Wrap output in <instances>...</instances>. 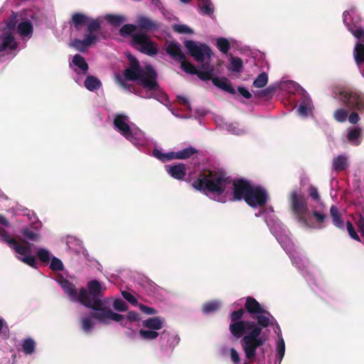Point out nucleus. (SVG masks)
Listing matches in <instances>:
<instances>
[{
    "label": "nucleus",
    "mask_w": 364,
    "mask_h": 364,
    "mask_svg": "<svg viewBox=\"0 0 364 364\" xmlns=\"http://www.w3.org/2000/svg\"><path fill=\"white\" fill-rule=\"evenodd\" d=\"M232 186V201H246L247 195L252 188L250 182L244 178L232 180L231 177L221 170L204 171L199 173L198 178L194 180L192 187L206 195L213 193L218 196L222 195L227 186Z\"/></svg>",
    "instance_id": "obj_1"
},
{
    "label": "nucleus",
    "mask_w": 364,
    "mask_h": 364,
    "mask_svg": "<svg viewBox=\"0 0 364 364\" xmlns=\"http://www.w3.org/2000/svg\"><path fill=\"white\" fill-rule=\"evenodd\" d=\"M105 289L98 280L92 279L87 283V289H80L77 301L85 307L94 310L95 311L91 312V316L100 323H106V319L122 321L123 315L114 312L109 306H105L109 301L108 298L102 299Z\"/></svg>",
    "instance_id": "obj_2"
},
{
    "label": "nucleus",
    "mask_w": 364,
    "mask_h": 364,
    "mask_svg": "<svg viewBox=\"0 0 364 364\" xmlns=\"http://www.w3.org/2000/svg\"><path fill=\"white\" fill-rule=\"evenodd\" d=\"M129 66L124 70L123 75L127 80L138 81L137 83L149 91L159 90L157 82L158 73L150 64L141 68L139 60L132 55L128 57Z\"/></svg>",
    "instance_id": "obj_3"
},
{
    "label": "nucleus",
    "mask_w": 364,
    "mask_h": 364,
    "mask_svg": "<svg viewBox=\"0 0 364 364\" xmlns=\"http://www.w3.org/2000/svg\"><path fill=\"white\" fill-rule=\"evenodd\" d=\"M184 46L188 50L190 55H191L196 62L202 63L201 68L203 70H198L196 75L203 81L212 80L214 68L209 63V60L213 54L210 48L206 44L196 42L192 40L185 41Z\"/></svg>",
    "instance_id": "obj_4"
},
{
    "label": "nucleus",
    "mask_w": 364,
    "mask_h": 364,
    "mask_svg": "<svg viewBox=\"0 0 364 364\" xmlns=\"http://www.w3.org/2000/svg\"><path fill=\"white\" fill-rule=\"evenodd\" d=\"M289 199L291 209L296 216L297 221L303 225L308 227L309 223L306 214L309 208L305 196L297 191H293L290 193Z\"/></svg>",
    "instance_id": "obj_5"
},
{
    "label": "nucleus",
    "mask_w": 364,
    "mask_h": 364,
    "mask_svg": "<svg viewBox=\"0 0 364 364\" xmlns=\"http://www.w3.org/2000/svg\"><path fill=\"white\" fill-rule=\"evenodd\" d=\"M101 30V23L98 19H92L87 25V33L85 35L83 40L74 39L71 46L80 52L86 51L87 48L92 44L98 41L97 36L95 34Z\"/></svg>",
    "instance_id": "obj_6"
},
{
    "label": "nucleus",
    "mask_w": 364,
    "mask_h": 364,
    "mask_svg": "<svg viewBox=\"0 0 364 364\" xmlns=\"http://www.w3.org/2000/svg\"><path fill=\"white\" fill-rule=\"evenodd\" d=\"M131 45L141 53L149 56L158 53L156 43L147 34L141 31L132 35Z\"/></svg>",
    "instance_id": "obj_7"
},
{
    "label": "nucleus",
    "mask_w": 364,
    "mask_h": 364,
    "mask_svg": "<svg viewBox=\"0 0 364 364\" xmlns=\"http://www.w3.org/2000/svg\"><path fill=\"white\" fill-rule=\"evenodd\" d=\"M252 318L255 319L256 321H250L248 332L243 337L252 339H265L263 336H260L262 329L273 326L276 322L274 317L252 316Z\"/></svg>",
    "instance_id": "obj_8"
},
{
    "label": "nucleus",
    "mask_w": 364,
    "mask_h": 364,
    "mask_svg": "<svg viewBox=\"0 0 364 364\" xmlns=\"http://www.w3.org/2000/svg\"><path fill=\"white\" fill-rule=\"evenodd\" d=\"M340 100L351 109L364 110V97L349 89L342 90L339 92Z\"/></svg>",
    "instance_id": "obj_9"
},
{
    "label": "nucleus",
    "mask_w": 364,
    "mask_h": 364,
    "mask_svg": "<svg viewBox=\"0 0 364 364\" xmlns=\"http://www.w3.org/2000/svg\"><path fill=\"white\" fill-rule=\"evenodd\" d=\"M268 193L261 186H252L245 203L251 208L263 207L267 204Z\"/></svg>",
    "instance_id": "obj_10"
},
{
    "label": "nucleus",
    "mask_w": 364,
    "mask_h": 364,
    "mask_svg": "<svg viewBox=\"0 0 364 364\" xmlns=\"http://www.w3.org/2000/svg\"><path fill=\"white\" fill-rule=\"evenodd\" d=\"M0 236L9 247L14 249L18 254L26 255L28 252H31V245L29 242L26 240H23L22 242L24 245L20 244L1 227H0Z\"/></svg>",
    "instance_id": "obj_11"
},
{
    "label": "nucleus",
    "mask_w": 364,
    "mask_h": 364,
    "mask_svg": "<svg viewBox=\"0 0 364 364\" xmlns=\"http://www.w3.org/2000/svg\"><path fill=\"white\" fill-rule=\"evenodd\" d=\"M129 117L124 114H117L115 115L113 121L115 129L127 140L132 141L135 138L128 124Z\"/></svg>",
    "instance_id": "obj_12"
},
{
    "label": "nucleus",
    "mask_w": 364,
    "mask_h": 364,
    "mask_svg": "<svg viewBox=\"0 0 364 364\" xmlns=\"http://www.w3.org/2000/svg\"><path fill=\"white\" fill-rule=\"evenodd\" d=\"M265 341L266 339H252L243 337L241 340V345L246 358L252 361L256 356L257 349L263 346Z\"/></svg>",
    "instance_id": "obj_13"
},
{
    "label": "nucleus",
    "mask_w": 364,
    "mask_h": 364,
    "mask_svg": "<svg viewBox=\"0 0 364 364\" xmlns=\"http://www.w3.org/2000/svg\"><path fill=\"white\" fill-rule=\"evenodd\" d=\"M245 309L249 314L254 316H266L271 318L274 317L269 311L263 309L261 304L252 296H247L246 298Z\"/></svg>",
    "instance_id": "obj_14"
},
{
    "label": "nucleus",
    "mask_w": 364,
    "mask_h": 364,
    "mask_svg": "<svg viewBox=\"0 0 364 364\" xmlns=\"http://www.w3.org/2000/svg\"><path fill=\"white\" fill-rule=\"evenodd\" d=\"M136 26L142 31L149 32L157 30L159 28V24L156 21L148 16L139 15L136 17Z\"/></svg>",
    "instance_id": "obj_15"
},
{
    "label": "nucleus",
    "mask_w": 364,
    "mask_h": 364,
    "mask_svg": "<svg viewBox=\"0 0 364 364\" xmlns=\"http://www.w3.org/2000/svg\"><path fill=\"white\" fill-rule=\"evenodd\" d=\"M250 321L249 320H245L231 323L229 326L231 334L236 338H243L248 332Z\"/></svg>",
    "instance_id": "obj_16"
},
{
    "label": "nucleus",
    "mask_w": 364,
    "mask_h": 364,
    "mask_svg": "<svg viewBox=\"0 0 364 364\" xmlns=\"http://www.w3.org/2000/svg\"><path fill=\"white\" fill-rule=\"evenodd\" d=\"M166 53L174 60L180 62L186 58V55L181 49V46L176 41H171L166 44Z\"/></svg>",
    "instance_id": "obj_17"
},
{
    "label": "nucleus",
    "mask_w": 364,
    "mask_h": 364,
    "mask_svg": "<svg viewBox=\"0 0 364 364\" xmlns=\"http://www.w3.org/2000/svg\"><path fill=\"white\" fill-rule=\"evenodd\" d=\"M0 53L5 50H14L18 46L12 33L2 32L0 36Z\"/></svg>",
    "instance_id": "obj_18"
},
{
    "label": "nucleus",
    "mask_w": 364,
    "mask_h": 364,
    "mask_svg": "<svg viewBox=\"0 0 364 364\" xmlns=\"http://www.w3.org/2000/svg\"><path fill=\"white\" fill-rule=\"evenodd\" d=\"M92 20L85 14L76 12L72 15L70 23L71 26L73 25L76 31H80L83 26H87Z\"/></svg>",
    "instance_id": "obj_19"
},
{
    "label": "nucleus",
    "mask_w": 364,
    "mask_h": 364,
    "mask_svg": "<svg viewBox=\"0 0 364 364\" xmlns=\"http://www.w3.org/2000/svg\"><path fill=\"white\" fill-rule=\"evenodd\" d=\"M167 172L173 178L181 181L183 180L186 175V168L185 164L179 163L168 166Z\"/></svg>",
    "instance_id": "obj_20"
},
{
    "label": "nucleus",
    "mask_w": 364,
    "mask_h": 364,
    "mask_svg": "<svg viewBox=\"0 0 364 364\" xmlns=\"http://www.w3.org/2000/svg\"><path fill=\"white\" fill-rule=\"evenodd\" d=\"M212 82L214 85L230 94L234 95L236 93L230 81L225 77H213L212 78Z\"/></svg>",
    "instance_id": "obj_21"
},
{
    "label": "nucleus",
    "mask_w": 364,
    "mask_h": 364,
    "mask_svg": "<svg viewBox=\"0 0 364 364\" xmlns=\"http://www.w3.org/2000/svg\"><path fill=\"white\" fill-rule=\"evenodd\" d=\"M330 215L332 218V223L334 226L337 228L343 230H344V220L342 218V215L339 211L338 208L332 205L330 208Z\"/></svg>",
    "instance_id": "obj_22"
},
{
    "label": "nucleus",
    "mask_w": 364,
    "mask_h": 364,
    "mask_svg": "<svg viewBox=\"0 0 364 364\" xmlns=\"http://www.w3.org/2000/svg\"><path fill=\"white\" fill-rule=\"evenodd\" d=\"M160 341L163 346L172 348L178 343L179 338L164 330L161 334Z\"/></svg>",
    "instance_id": "obj_23"
},
{
    "label": "nucleus",
    "mask_w": 364,
    "mask_h": 364,
    "mask_svg": "<svg viewBox=\"0 0 364 364\" xmlns=\"http://www.w3.org/2000/svg\"><path fill=\"white\" fill-rule=\"evenodd\" d=\"M164 321L159 316L151 317L142 321V326L144 328L157 331L163 327Z\"/></svg>",
    "instance_id": "obj_24"
},
{
    "label": "nucleus",
    "mask_w": 364,
    "mask_h": 364,
    "mask_svg": "<svg viewBox=\"0 0 364 364\" xmlns=\"http://www.w3.org/2000/svg\"><path fill=\"white\" fill-rule=\"evenodd\" d=\"M348 167V159L343 155L338 156L333 159L332 168L336 172L345 171Z\"/></svg>",
    "instance_id": "obj_25"
},
{
    "label": "nucleus",
    "mask_w": 364,
    "mask_h": 364,
    "mask_svg": "<svg viewBox=\"0 0 364 364\" xmlns=\"http://www.w3.org/2000/svg\"><path fill=\"white\" fill-rule=\"evenodd\" d=\"M60 286L66 294L73 299L77 300L78 294L77 293L76 288L73 283L68 279H63L60 282Z\"/></svg>",
    "instance_id": "obj_26"
},
{
    "label": "nucleus",
    "mask_w": 364,
    "mask_h": 364,
    "mask_svg": "<svg viewBox=\"0 0 364 364\" xmlns=\"http://www.w3.org/2000/svg\"><path fill=\"white\" fill-rule=\"evenodd\" d=\"M198 152V150L193 146H189L178 151H173V159L182 160L188 159Z\"/></svg>",
    "instance_id": "obj_27"
},
{
    "label": "nucleus",
    "mask_w": 364,
    "mask_h": 364,
    "mask_svg": "<svg viewBox=\"0 0 364 364\" xmlns=\"http://www.w3.org/2000/svg\"><path fill=\"white\" fill-rule=\"evenodd\" d=\"M361 136V129L360 127H355L350 129L347 134V140L355 146H358L360 144V137Z\"/></svg>",
    "instance_id": "obj_28"
},
{
    "label": "nucleus",
    "mask_w": 364,
    "mask_h": 364,
    "mask_svg": "<svg viewBox=\"0 0 364 364\" xmlns=\"http://www.w3.org/2000/svg\"><path fill=\"white\" fill-rule=\"evenodd\" d=\"M85 87L91 92L98 90L102 83L100 80L95 76L88 75L84 82Z\"/></svg>",
    "instance_id": "obj_29"
},
{
    "label": "nucleus",
    "mask_w": 364,
    "mask_h": 364,
    "mask_svg": "<svg viewBox=\"0 0 364 364\" xmlns=\"http://www.w3.org/2000/svg\"><path fill=\"white\" fill-rule=\"evenodd\" d=\"M353 55L355 61L358 65L364 63V44L361 43H356L353 50Z\"/></svg>",
    "instance_id": "obj_30"
},
{
    "label": "nucleus",
    "mask_w": 364,
    "mask_h": 364,
    "mask_svg": "<svg viewBox=\"0 0 364 364\" xmlns=\"http://www.w3.org/2000/svg\"><path fill=\"white\" fill-rule=\"evenodd\" d=\"M17 17V14L13 13L6 21V27L3 28L2 32L14 34L16 27Z\"/></svg>",
    "instance_id": "obj_31"
},
{
    "label": "nucleus",
    "mask_w": 364,
    "mask_h": 364,
    "mask_svg": "<svg viewBox=\"0 0 364 364\" xmlns=\"http://www.w3.org/2000/svg\"><path fill=\"white\" fill-rule=\"evenodd\" d=\"M18 32L23 36H28L33 32V25L29 21L21 22L18 26Z\"/></svg>",
    "instance_id": "obj_32"
},
{
    "label": "nucleus",
    "mask_w": 364,
    "mask_h": 364,
    "mask_svg": "<svg viewBox=\"0 0 364 364\" xmlns=\"http://www.w3.org/2000/svg\"><path fill=\"white\" fill-rule=\"evenodd\" d=\"M92 318H95V317L92 316L90 313L89 316H85L81 319V328L84 332L89 333L93 328L95 323L92 321Z\"/></svg>",
    "instance_id": "obj_33"
},
{
    "label": "nucleus",
    "mask_w": 364,
    "mask_h": 364,
    "mask_svg": "<svg viewBox=\"0 0 364 364\" xmlns=\"http://www.w3.org/2000/svg\"><path fill=\"white\" fill-rule=\"evenodd\" d=\"M36 349V342L31 338H27L23 341L22 350L26 355L32 354Z\"/></svg>",
    "instance_id": "obj_34"
},
{
    "label": "nucleus",
    "mask_w": 364,
    "mask_h": 364,
    "mask_svg": "<svg viewBox=\"0 0 364 364\" xmlns=\"http://www.w3.org/2000/svg\"><path fill=\"white\" fill-rule=\"evenodd\" d=\"M73 63L81 69L83 73L88 70V64L85 61V59L80 54H75L73 58Z\"/></svg>",
    "instance_id": "obj_35"
},
{
    "label": "nucleus",
    "mask_w": 364,
    "mask_h": 364,
    "mask_svg": "<svg viewBox=\"0 0 364 364\" xmlns=\"http://www.w3.org/2000/svg\"><path fill=\"white\" fill-rule=\"evenodd\" d=\"M153 156L155 158L158 159L159 160L161 161L162 162H166L174 159L173 151H171L168 153H163L160 150L156 149L153 150Z\"/></svg>",
    "instance_id": "obj_36"
},
{
    "label": "nucleus",
    "mask_w": 364,
    "mask_h": 364,
    "mask_svg": "<svg viewBox=\"0 0 364 364\" xmlns=\"http://www.w3.org/2000/svg\"><path fill=\"white\" fill-rule=\"evenodd\" d=\"M140 337L146 341H151L156 339L159 336V333L156 331L149 329H140L139 331Z\"/></svg>",
    "instance_id": "obj_37"
},
{
    "label": "nucleus",
    "mask_w": 364,
    "mask_h": 364,
    "mask_svg": "<svg viewBox=\"0 0 364 364\" xmlns=\"http://www.w3.org/2000/svg\"><path fill=\"white\" fill-rule=\"evenodd\" d=\"M230 67L228 70L235 73H240L242 70L243 62L240 58L231 57Z\"/></svg>",
    "instance_id": "obj_38"
},
{
    "label": "nucleus",
    "mask_w": 364,
    "mask_h": 364,
    "mask_svg": "<svg viewBox=\"0 0 364 364\" xmlns=\"http://www.w3.org/2000/svg\"><path fill=\"white\" fill-rule=\"evenodd\" d=\"M105 19L114 26H119L125 21L122 16L114 14L106 15Z\"/></svg>",
    "instance_id": "obj_39"
},
{
    "label": "nucleus",
    "mask_w": 364,
    "mask_h": 364,
    "mask_svg": "<svg viewBox=\"0 0 364 364\" xmlns=\"http://www.w3.org/2000/svg\"><path fill=\"white\" fill-rule=\"evenodd\" d=\"M137 26L135 24L127 23L122 26L119 30L121 36L125 38L130 36L134 31H136Z\"/></svg>",
    "instance_id": "obj_40"
},
{
    "label": "nucleus",
    "mask_w": 364,
    "mask_h": 364,
    "mask_svg": "<svg viewBox=\"0 0 364 364\" xmlns=\"http://www.w3.org/2000/svg\"><path fill=\"white\" fill-rule=\"evenodd\" d=\"M268 82V76L266 73H260L253 82V85L255 87L261 88L264 87Z\"/></svg>",
    "instance_id": "obj_41"
},
{
    "label": "nucleus",
    "mask_w": 364,
    "mask_h": 364,
    "mask_svg": "<svg viewBox=\"0 0 364 364\" xmlns=\"http://www.w3.org/2000/svg\"><path fill=\"white\" fill-rule=\"evenodd\" d=\"M181 68L187 73L196 75L198 69L191 62L186 60V58L181 61Z\"/></svg>",
    "instance_id": "obj_42"
},
{
    "label": "nucleus",
    "mask_w": 364,
    "mask_h": 364,
    "mask_svg": "<svg viewBox=\"0 0 364 364\" xmlns=\"http://www.w3.org/2000/svg\"><path fill=\"white\" fill-rule=\"evenodd\" d=\"M140 319H141V318H140L139 314H138L137 312L134 311H130L128 312V314L127 315V320L125 321V319L124 318L123 320L119 322L122 326L126 327L127 325V321L134 322V321H138Z\"/></svg>",
    "instance_id": "obj_43"
},
{
    "label": "nucleus",
    "mask_w": 364,
    "mask_h": 364,
    "mask_svg": "<svg viewBox=\"0 0 364 364\" xmlns=\"http://www.w3.org/2000/svg\"><path fill=\"white\" fill-rule=\"evenodd\" d=\"M219 309V303L216 301H212L205 303L202 306L203 313L210 314L216 311Z\"/></svg>",
    "instance_id": "obj_44"
},
{
    "label": "nucleus",
    "mask_w": 364,
    "mask_h": 364,
    "mask_svg": "<svg viewBox=\"0 0 364 364\" xmlns=\"http://www.w3.org/2000/svg\"><path fill=\"white\" fill-rule=\"evenodd\" d=\"M217 47L223 53L226 54L230 50V45L229 41L225 38L217 39Z\"/></svg>",
    "instance_id": "obj_45"
},
{
    "label": "nucleus",
    "mask_w": 364,
    "mask_h": 364,
    "mask_svg": "<svg viewBox=\"0 0 364 364\" xmlns=\"http://www.w3.org/2000/svg\"><path fill=\"white\" fill-rule=\"evenodd\" d=\"M348 112L343 108L336 109L333 113L334 119L338 122H344L348 117Z\"/></svg>",
    "instance_id": "obj_46"
},
{
    "label": "nucleus",
    "mask_w": 364,
    "mask_h": 364,
    "mask_svg": "<svg viewBox=\"0 0 364 364\" xmlns=\"http://www.w3.org/2000/svg\"><path fill=\"white\" fill-rule=\"evenodd\" d=\"M245 314L244 309H239L236 311H233L229 314L231 323L238 322L242 321V318Z\"/></svg>",
    "instance_id": "obj_47"
},
{
    "label": "nucleus",
    "mask_w": 364,
    "mask_h": 364,
    "mask_svg": "<svg viewBox=\"0 0 364 364\" xmlns=\"http://www.w3.org/2000/svg\"><path fill=\"white\" fill-rule=\"evenodd\" d=\"M30 253L31 252H28L26 255H22L23 257H18V259L19 260H21V262H23V263L28 264V266L33 267V268H36L37 267L36 259L34 256L30 255H29Z\"/></svg>",
    "instance_id": "obj_48"
},
{
    "label": "nucleus",
    "mask_w": 364,
    "mask_h": 364,
    "mask_svg": "<svg viewBox=\"0 0 364 364\" xmlns=\"http://www.w3.org/2000/svg\"><path fill=\"white\" fill-rule=\"evenodd\" d=\"M37 257L43 263H48L50 260V252L44 248H39L37 252Z\"/></svg>",
    "instance_id": "obj_49"
},
{
    "label": "nucleus",
    "mask_w": 364,
    "mask_h": 364,
    "mask_svg": "<svg viewBox=\"0 0 364 364\" xmlns=\"http://www.w3.org/2000/svg\"><path fill=\"white\" fill-rule=\"evenodd\" d=\"M200 9L203 14L207 16H211L214 12L213 4L210 0L205 1L203 5L200 7Z\"/></svg>",
    "instance_id": "obj_50"
},
{
    "label": "nucleus",
    "mask_w": 364,
    "mask_h": 364,
    "mask_svg": "<svg viewBox=\"0 0 364 364\" xmlns=\"http://www.w3.org/2000/svg\"><path fill=\"white\" fill-rule=\"evenodd\" d=\"M276 88L273 86H269L267 88L262 90L260 91H258L257 93V95L259 97H267L269 98L272 97L274 92H275Z\"/></svg>",
    "instance_id": "obj_51"
},
{
    "label": "nucleus",
    "mask_w": 364,
    "mask_h": 364,
    "mask_svg": "<svg viewBox=\"0 0 364 364\" xmlns=\"http://www.w3.org/2000/svg\"><path fill=\"white\" fill-rule=\"evenodd\" d=\"M173 30L178 33H193V31L185 24H174L173 26Z\"/></svg>",
    "instance_id": "obj_52"
},
{
    "label": "nucleus",
    "mask_w": 364,
    "mask_h": 364,
    "mask_svg": "<svg viewBox=\"0 0 364 364\" xmlns=\"http://www.w3.org/2000/svg\"><path fill=\"white\" fill-rule=\"evenodd\" d=\"M346 228H347V230H348V232L350 237L352 239L356 240L357 242H361L360 237H359V235L355 230V228H354L353 224L349 220L347 221V223H346Z\"/></svg>",
    "instance_id": "obj_53"
},
{
    "label": "nucleus",
    "mask_w": 364,
    "mask_h": 364,
    "mask_svg": "<svg viewBox=\"0 0 364 364\" xmlns=\"http://www.w3.org/2000/svg\"><path fill=\"white\" fill-rule=\"evenodd\" d=\"M113 307L118 311H126L128 309L127 303L121 299L114 300Z\"/></svg>",
    "instance_id": "obj_54"
},
{
    "label": "nucleus",
    "mask_w": 364,
    "mask_h": 364,
    "mask_svg": "<svg viewBox=\"0 0 364 364\" xmlns=\"http://www.w3.org/2000/svg\"><path fill=\"white\" fill-rule=\"evenodd\" d=\"M50 268L53 271H62L63 269V264L60 259L53 257L51 259Z\"/></svg>",
    "instance_id": "obj_55"
},
{
    "label": "nucleus",
    "mask_w": 364,
    "mask_h": 364,
    "mask_svg": "<svg viewBox=\"0 0 364 364\" xmlns=\"http://www.w3.org/2000/svg\"><path fill=\"white\" fill-rule=\"evenodd\" d=\"M312 215L314 218L316 222L319 225L323 224L327 219L326 214L318 210H313Z\"/></svg>",
    "instance_id": "obj_56"
},
{
    "label": "nucleus",
    "mask_w": 364,
    "mask_h": 364,
    "mask_svg": "<svg viewBox=\"0 0 364 364\" xmlns=\"http://www.w3.org/2000/svg\"><path fill=\"white\" fill-rule=\"evenodd\" d=\"M309 196L316 202H318L321 199L318 191L316 187L311 185L308 189Z\"/></svg>",
    "instance_id": "obj_57"
},
{
    "label": "nucleus",
    "mask_w": 364,
    "mask_h": 364,
    "mask_svg": "<svg viewBox=\"0 0 364 364\" xmlns=\"http://www.w3.org/2000/svg\"><path fill=\"white\" fill-rule=\"evenodd\" d=\"M122 295L123 298L125 300H127V301H129L132 305H133V306L138 305L139 306L137 299L131 293H129L127 291H122Z\"/></svg>",
    "instance_id": "obj_58"
},
{
    "label": "nucleus",
    "mask_w": 364,
    "mask_h": 364,
    "mask_svg": "<svg viewBox=\"0 0 364 364\" xmlns=\"http://www.w3.org/2000/svg\"><path fill=\"white\" fill-rule=\"evenodd\" d=\"M22 233L25 237L33 241H36L39 238V235L37 233L28 228L23 229Z\"/></svg>",
    "instance_id": "obj_59"
},
{
    "label": "nucleus",
    "mask_w": 364,
    "mask_h": 364,
    "mask_svg": "<svg viewBox=\"0 0 364 364\" xmlns=\"http://www.w3.org/2000/svg\"><path fill=\"white\" fill-rule=\"evenodd\" d=\"M117 82L126 90L129 92H135L136 88L133 85L128 84L123 81L119 76L117 77Z\"/></svg>",
    "instance_id": "obj_60"
},
{
    "label": "nucleus",
    "mask_w": 364,
    "mask_h": 364,
    "mask_svg": "<svg viewBox=\"0 0 364 364\" xmlns=\"http://www.w3.org/2000/svg\"><path fill=\"white\" fill-rule=\"evenodd\" d=\"M139 307L143 313L147 315H153L157 314V311L154 308L146 306L143 304H139Z\"/></svg>",
    "instance_id": "obj_61"
},
{
    "label": "nucleus",
    "mask_w": 364,
    "mask_h": 364,
    "mask_svg": "<svg viewBox=\"0 0 364 364\" xmlns=\"http://www.w3.org/2000/svg\"><path fill=\"white\" fill-rule=\"evenodd\" d=\"M277 350L278 356L279 357L280 360H282L285 353V344L282 338L277 344Z\"/></svg>",
    "instance_id": "obj_62"
},
{
    "label": "nucleus",
    "mask_w": 364,
    "mask_h": 364,
    "mask_svg": "<svg viewBox=\"0 0 364 364\" xmlns=\"http://www.w3.org/2000/svg\"><path fill=\"white\" fill-rule=\"evenodd\" d=\"M309 109L307 103L302 102L300 103L297 111L300 115L306 117L308 115Z\"/></svg>",
    "instance_id": "obj_63"
},
{
    "label": "nucleus",
    "mask_w": 364,
    "mask_h": 364,
    "mask_svg": "<svg viewBox=\"0 0 364 364\" xmlns=\"http://www.w3.org/2000/svg\"><path fill=\"white\" fill-rule=\"evenodd\" d=\"M355 224L360 232L362 237L364 238V218L362 215H360L358 219L355 222Z\"/></svg>",
    "instance_id": "obj_64"
}]
</instances>
